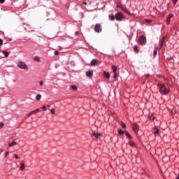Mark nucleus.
<instances>
[{"label": "nucleus", "instance_id": "obj_1", "mask_svg": "<svg viewBox=\"0 0 179 179\" xmlns=\"http://www.w3.org/2000/svg\"><path fill=\"white\" fill-rule=\"evenodd\" d=\"M159 93L166 96V94H169L170 93V90L166 87L164 83L159 84Z\"/></svg>", "mask_w": 179, "mask_h": 179}, {"label": "nucleus", "instance_id": "obj_2", "mask_svg": "<svg viewBox=\"0 0 179 179\" xmlns=\"http://www.w3.org/2000/svg\"><path fill=\"white\" fill-rule=\"evenodd\" d=\"M17 67L20 68V69H29V67H27V65L24 64V62H23L18 63Z\"/></svg>", "mask_w": 179, "mask_h": 179}, {"label": "nucleus", "instance_id": "obj_3", "mask_svg": "<svg viewBox=\"0 0 179 179\" xmlns=\"http://www.w3.org/2000/svg\"><path fill=\"white\" fill-rule=\"evenodd\" d=\"M101 30H102L101 24H96L94 27V31L96 33H101Z\"/></svg>", "mask_w": 179, "mask_h": 179}, {"label": "nucleus", "instance_id": "obj_4", "mask_svg": "<svg viewBox=\"0 0 179 179\" xmlns=\"http://www.w3.org/2000/svg\"><path fill=\"white\" fill-rule=\"evenodd\" d=\"M116 20H117V22H121V20H122V17H124V15H122V13L121 12H117L116 13Z\"/></svg>", "mask_w": 179, "mask_h": 179}, {"label": "nucleus", "instance_id": "obj_5", "mask_svg": "<svg viewBox=\"0 0 179 179\" xmlns=\"http://www.w3.org/2000/svg\"><path fill=\"white\" fill-rule=\"evenodd\" d=\"M39 112H40V109H36L34 110L31 111L28 114H27V118H29V117H31V115H33V114H36Z\"/></svg>", "mask_w": 179, "mask_h": 179}, {"label": "nucleus", "instance_id": "obj_6", "mask_svg": "<svg viewBox=\"0 0 179 179\" xmlns=\"http://www.w3.org/2000/svg\"><path fill=\"white\" fill-rule=\"evenodd\" d=\"M145 41H146V37L145 36H141V38H138V44H141L142 45V44H143V43H145Z\"/></svg>", "mask_w": 179, "mask_h": 179}, {"label": "nucleus", "instance_id": "obj_7", "mask_svg": "<svg viewBox=\"0 0 179 179\" xmlns=\"http://www.w3.org/2000/svg\"><path fill=\"white\" fill-rule=\"evenodd\" d=\"M108 17L110 19V20L111 22L114 21V20H117V14L114 15H109Z\"/></svg>", "mask_w": 179, "mask_h": 179}, {"label": "nucleus", "instance_id": "obj_8", "mask_svg": "<svg viewBox=\"0 0 179 179\" xmlns=\"http://www.w3.org/2000/svg\"><path fill=\"white\" fill-rule=\"evenodd\" d=\"M133 129L135 132H138V131H139V125H138V124L135 123L133 125Z\"/></svg>", "mask_w": 179, "mask_h": 179}, {"label": "nucleus", "instance_id": "obj_9", "mask_svg": "<svg viewBox=\"0 0 179 179\" xmlns=\"http://www.w3.org/2000/svg\"><path fill=\"white\" fill-rule=\"evenodd\" d=\"M92 135H93V136H94V137H96V139H99V136H101V133H96V132H92Z\"/></svg>", "mask_w": 179, "mask_h": 179}, {"label": "nucleus", "instance_id": "obj_10", "mask_svg": "<svg viewBox=\"0 0 179 179\" xmlns=\"http://www.w3.org/2000/svg\"><path fill=\"white\" fill-rule=\"evenodd\" d=\"M15 145H17V143H16V141H15V140L8 143V146L10 148H11L12 146H15Z\"/></svg>", "mask_w": 179, "mask_h": 179}, {"label": "nucleus", "instance_id": "obj_11", "mask_svg": "<svg viewBox=\"0 0 179 179\" xmlns=\"http://www.w3.org/2000/svg\"><path fill=\"white\" fill-rule=\"evenodd\" d=\"M103 75L106 78V79H110V73L107 71H104Z\"/></svg>", "mask_w": 179, "mask_h": 179}, {"label": "nucleus", "instance_id": "obj_12", "mask_svg": "<svg viewBox=\"0 0 179 179\" xmlns=\"http://www.w3.org/2000/svg\"><path fill=\"white\" fill-rule=\"evenodd\" d=\"M99 61L97 59H93L91 61V65L92 66H94V65H96L97 64Z\"/></svg>", "mask_w": 179, "mask_h": 179}, {"label": "nucleus", "instance_id": "obj_13", "mask_svg": "<svg viewBox=\"0 0 179 179\" xmlns=\"http://www.w3.org/2000/svg\"><path fill=\"white\" fill-rule=\"evenodd\" d=\"M134 52H136V54H138V52H139V50L138 49V45H135L134 46Z\"/></svg>", "mask_w": 179, "mask_h": 179}, {"label": "nucleus", "instance_id": "obj_14", "mask_svg": "<svg viewBox=\"0 0 179 179\" xmlns=\"http://www.w3.org/2000/svg\"><path fill=\"white\" fill-rule=\"evenodd\" d=\"M3 55L6 58H8L9 57V53L6 50L3 51Z\"/></svg>", "mask_w": 179, "mask_h": 179}, {"label": "nucleus", "instance_id": "obj_15", "mask_svg": "<svg viewBox=\"0 0 179 179\" xmlns=\"http://www.w3.org/2000/svg\"><path fill=\"white\" fill-rule=\"evenodd\" d=\"M124 135L127 136V138H130V139L132 138V136H131L128 131H124Z\"/></svg>", "mask_w": 179, "mask_h": 179}, {"label": "nucleus", "instance_id": "obj_16", "mask_svg": "<svg viewBox=\"0 0 179 179\" xmlns=\"http://www.w3.org/2000/svg\"><path fill=\"white\" fill-rule=\"evenodd\" d=\"M20 164H21V166L20 167V170L21 171H23V170H24V163L21 162Z\"/></svg>", "mask_w": 179, "mask_h": 179}, {"label": "nucleus", "instance_id": "obj_17", "mask_svg": "<svg viewBox=\"0 0 179 179\" xmlns=\"http://www.w3.org/2000/svg\"><path fill=\"white\" fill-rule=\"evenodd\" d=\"M165 40H166V37H163L160 43V47H162L164 45Z\"/></svg>", "mask_w": 179, "mask_h": 179}, {"label": "nucleus", "instance_id": "obj_18", "mask_svg": "<svg viewBox=\"0 0 179 179\" xmlns=\"http://www.w3.org/2000/svg\"><path fill=\"white\" fill-rule=\"evenodd\" d=\"M165 80L166 81L167 86H171V82L170 80H169V78H165Z\"/></svg>", "mask_w": 179, "mask_h": 179}, {"label": "nucleus", "instance_id": "obj_19", "mask_svg": "<svg viewBox=\"0 0 179 179\" xmlns=\"http://www.w3.org/2000/svg\"><path fill=\"white\" fill-rule=\"evenodd\" d=\"M112 69H113V73H117V66H113Z\"/></svg>", "mask_w": 179, "mask_h": 179}, {"label": "nucleus", "instance_id": "obj_20", "mask_svg": "<svg viewBox=\"0 0 179 179\" xmlns=\"http://www.w3.org/2000/svg\"><path fill=\"white\" fill-rule=\"evenodd\" d=\"M159 134V128H157V127H155V131H154V134L156 135Z\"/></svg>", "mask_w": 179, "mask_h": 179}, {"label": "nucleus", "instance_id": "obj_21", "mask_svg": "<svg viewBox=\"0 0 179 179\" xmlns=\"http://www.w3.org/2000/svg\"><path fill=\"white\" fill-rule=\"evenodd\" d=\"M71 87L74 91L78 90V87L76 85H71Z\"/></svg>", "mask_w": 179, "mask_h": 179}, {"label": "nucleus", "instance_id": "obj_22", "mask_svg": "<svg viewBox=\"0 0 179 179\" xmlns=\"http://www.w3.org/2000/svg\"><path fill=\"white\" fill-rule=\"evenodd\" d=\"M36 99L38 101L41 100V94H37L36 96Z\"/></svg>", "mask_w": 179, "mask_h": 179}, {"label": "nucleus", "instance_id": "obj_23", "mask_svg": "<svg viewBox=\"0 0 179 179\" xmlns=\"http://www.w3.org/2000/svg\"><path fill=\"white\" fill-rule=\"evenodd\" d=\"M118 134H119V135H124V130L120 129V130L118 131Z\"/></svg>", "mask_w": 179, "mask_h": 179}, {"label": "nucleus", "instance_id": "obj_24", "mask_svg": "<svg viewBox=\"0 0 179 179\" xmlns=\"http://www.w3.org/2000/svg\"><path fill=\"white\" fill-rule=\"evenodd\" d=\"M129 145L131 146L132 148H134V146H135V143L132 142V141H130L129 143Z\"/></svg>", "mask_w": 179, "mask_h": 179}, {"label": "nucleus", "instance_id": "obj_25", "mask_svg": "<svg viewBox=\"0 0 179 179\" xmlns=\"http://www.w3.org/2000/svg\"><path fill=\"white\" fill-rule=\"evenodd\" d=\"M50 113L54 115V114H55V108L50 109Z\"/></svg>", "mask_w": 179, "mask_h": 179}, {"label": "nucleus", "instance_id": "obj_26", "mask_svg": "<svg viewBox=\"0 0 179 179\" xmlns=\"http://www.w3.org/2000/svg\"><path fill=\"white\" fill-rule=\"evenodd\" d=\"M173 16H174L173 14H169L166 19L170 20V19H171L173 17Z\"/></svg>", "mask_w": 179, "mask_h": 179}, {"label": "nucleus", "instance_id": "obj_27", "mask_svg": "<svg viewBox=\"0 0 179 179\" xmlns=\"http://www.w3.org/2000/svg\"><path fill=\"white\" fill-rule=\"evenodd\" d=\"M34 59H35V61H36V62H40V57H35Z\"/></svg>", "mask_w": 179, "mask_h": 179}, {"label": "nucleus", "instance_id": "obj_28", "mask_svg": "<svg viewBox=\"0 0 179 179\" xmlns=\"http://www.w3.org/2000/svg\"><path fill=\"white\" fill-rule=\"evenodd\" d=\"M149 118L150 120H151V121H155V120L156 119V117L154 116H150Z\"/></svg>", "mask_w": 179, "mask_h": 179}, {"label": "nucleus", "instance_id": "obj_29", "mask_svg": "<svg viewBox=\"0 0 179 179\" xmlns=\"http://www.w3.org/2000/svg\"><path fill=\"white\" fill-rule=\"evenodd\" d=\"M153 55H154V57H156L157 55V50H154Z\"/></svg>", "mask_w": 179, "mask_h": 179}, {"label": "nucleus", "instance_id": "obj_30", "mask_svg": "<svg viewBox=\"0 0 179 179\" xmlns=\"http://www.w3.org/2000/svg\"><path fill=\"white\" fill-rule=\"evenodd\" d=\"M114 73V76H113L114 79H117L118 78V75H117V73Z\"/></svg>", "mask_w": 179, "mask_h": 179}, {"label": "nucleus", "instance_id": "obj_31", "mask_svg": "<svg viewBox=\"0 0 179 179\" xmlns=\"http://www.w3.org/2000/svg\"><path fill=\"white\" fill-rule=\"evenodd\" d=\"M86 74H87V76H88V78H90V71H87Z\"/></svg>", "mask_w": 179, "mask_h": 179}, {"label": "nucleus", "instance_id": "obj_32", "mask_svg": "<svg viewBox=\"0 0 179 179\" xmlns=\"http://www.w3.org/2000/svg\"><path fill=\"white\" fill-rule=\"evenodd\" d=\"M173 5H176V3H177V2L178 1V0H171Z\"/></svg>", "mask_w": 179, "mask_h": 179}, {"label": "nucleus", "instance_id": "obj_33", "mask_svg": "<svg viewBox=\"0 0 179 179\" xmlns=\"http://www.w3.org/2000/svg\"><path fill=\"white\" fill-rule=\"evenodd\" d=\"M121 125H122V128H127V125H125L124 122H122Z\"/></svg>", "mask_w": 179, "mask_h": 179}, {"label": "nucleus", "instance_id": "obj_34", "mask_svg": "<svg viewBox=\"0 0 179 179\" xmlns=\"http://www.w3.org/2000/svg\"><path fill=\"white\" fill-rule=\"evenodd\" d=\"M146 23H152V20H145Z\"/></svg>", "mask_w": 179, "mask_h": 179}, {"label": "nucleus", "instance_id": "obj_35", "mask_svg": "<svg viewBox=\"0 0 179 179\" xmlns=\"http://www.w3.org/2000/svg\"><path fill=\"white\" fill-rule=\"evenodd\" d=\"M2 44H3V40L0 38V45H2Z\"/></svg>", "mask_w": 179, "mask_h": 179}, {"label": "nucleus", "instance_id": "obj_36", "mask_svg": "<svg viewBox=\"0 0 179 179\" xmlns=\"http://www.w3.org/2000/svg\"><path fill=\"white\" fill-rule=\"evenodd\" d=\"M42 110H44V111H45V110H47V107L45 106H42Z\"/></svg>", "mask_w": 179, "mask_h": 179}, {"label": "nucleus", "instance_id": "obj_37", "mask_svg": "<svg viewBox=\"0 0 179 179\" xmlns=\"http://www.w3.org/2000/svg\"><path fill=\"white\" fill-rule=\"evenodd\" d=\"M14 157H15V158L17 159H19V156H17V154H15V155H14Z\"/></svg>", "mask_w": 179, "mask_h": 179}, {"label": "nucleus", "instance_id": "obj_38", "mask_svg": "<svg viewBox=\"0 0 179 179\" xmlns=\"http://www.w3.org/2000/svg\"><path fill=\"white\" fill-rule=\"evenodd\" d=\"M4 124L3 122H0V128H2L3 127Z\"/></svg>", "mask_w": 179, "mask_h": 179}, {"label": "nucleus", "instance_id": "obj_39", "mask_svg": "<svg viewBox=\"0 0 179 179\" xmlns=\"http://www.w3.org/2000/svg\"><path fill=\"white\" fill-rule=\"evenodd\" d=\"M166 24H170V20L166 19Z\"/></svg>", "mask_w": 179, "mask_h": 179}, {"label": "nucleus", "instance_id": "obj_40", "mask_svg": "<svg viewBox=\"0 0 179 179\" xmlns=\"http://www.w3.org/2000/svg\"><path fill=\"white\" fill-rule=\"evenodd\" d=\"M58 54H59L58 51H57V50H55V55H58Z\"/></svg>", "mask_w": 179, "mask_h": 179}, {"label": "nucleus", "instance_id": "obj_41", "mask_svg": "<svg viewBox=\"0 0 179 179\" xmlns=\"http://www.w3.org/2000/svg\"><path fill=\"white\" fill-rule=\"evenodd\" d=\"M5 2V0H0V3H3Z\"/></svg>", "mask_w": 179, "mask_h": 179}, {"label": "nucleus", "instance_id": "obj_42", "mask_svg": "<svg viewBox=\"0 0 179 179\" xmlns=\"http://www.w3.org/2000/svg\"><path fill=\"white\" fill-rule=\"evenodd\" d=\"M39 85H40L41 86H43V81H40Z\"/></svg>", "mask_w": 179, "mask_h": 179}, {"label": "nucleus", "instance_id": "obj_43", "mask_svg": "<svg viewBox=\"0 0 179 179\" xmlns=\"http://www.w3.org/2000/svg\"><path fill=\"white\" fill-rule=\"evenodd\" d=\"M8 155H9V152H6V154H5L6 157L8 156Z\"/></svg>", "mask_w": 179, "mask_h": 179}, {"label": "nucleus", "instance_id": "obj_44", "mask_svg": "<svg viewBox=\"0 0 179 179\" xmlns=\"http://www.w3.org/2000/svg\"><path fill=\"white\" fill-rule=\"evenodd\" d=\"M2 152H3V150L0 149V155H1V154H2Z\"/></svg>", "mask_w": 179, "mask_h": 179}, {"label": "nucleus", "instance_id": "obj_45", "mask_svg": "<svg viewBox=\"0 0 179 179\" xmlns=\"http://www.w3.org/2000/svg\"><path fill=\"white\" fill-rule=\"evenodd\" d=\"M90 76H93V71H90Z\"/></svg>", "mask_w": 179, "mask_h": 179}, {"label": "nucleus", "instance_id": "obj_46", "mask_svg": "<svg viewBox=\"0 0 179 179\" xmlns=\"http://www.w3.org/2000/svg\"><path fill=\"white\" fill-rule=\"evenodd\" d=\"M75 34L76 36H78V34H79V31H76Z\"/></svg>", "mask_w": 179, "mask_h": 179}, {"label": "nucleus", "instance_id": "obj_47", "mask_svg": "<svg viewBox=\"0 0 179 179\" xmlns=\"http://www.w3.org/2000/svg\"><path fill=\"white\" fill-rule=\"evenodd\" d=\"M149 76H150L149 74H148V75L146 76V78H149Z\"/></svg>", "mask_w": 179, "mask_h": 179}, {"label": "nucleus", "instance_id": "obj_48", "mask_svg": "<svg viewBox=\"0 0 179 179\" xmlns=\"http://www.w3.org/2000/svg\"><path fill=\"white\" fill-rule=\"evenodd\" d=\"M176 179H179V174H178V177H177V178Z\"/></svg>", "mask_w": 179, "mask_h": 179}, {"label": "nucleus", "instance_id": "obj_49", "mask_svg": "<svg viewBox=\"0 0 179 179\" xmlns=\"http://www.w3.org/2000/svg\"><path fill=\"white\" fill-rule=\"evenodd\" d=\"M13 1H16V0H13Z\"/></svg>", "mask_w": 179, "mask_h": 179}]
</instances>
